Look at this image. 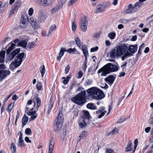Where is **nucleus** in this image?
Returning <instances> with one entry per match:
<instances>
[{
	"label": "nucleus",
	"instance_id": "obj_16",
	"mask_svg": "<svg viewBox=\"0 0 153 153\" xmlns=\"http://www.w3.org/2000/svg\"><path fill=\"white\" fill-rule=\"evenodd\" d=\"M106 112V111L105 110V108L101 107L99 108L98 111H96V114H100L98 116V118H100L104 115Z\"/></svg>",
	"mask_w": 153,
	"mask_h": 153
},
{
	"label": "nucleus",
	"instance_id": "obj_44",
	"mask_svg": "<svg viewBox=\"0 0 153 153\" xmlns=\"http://www.w3.org/2000/svg\"><path fill=\"white\" fill-rule=\"evenodd\" d=\"M67 0H59L58 1V4L57 5L59 6H61V7L63 5L65 4L66 1Z\"/></svg>",
	"mask_w": 153,
	"mask_h": 153
},
{
	"label": "nucleus",
	"instance_id": "obj_32",
	"mask_svg": "<svg viewBox=\"0 0 153 153\" xmlns=\"http://www.w3.org/2000/svg\"><path fill=\"white\" fill-rule=\"evenodd\" d=\"M61 8V5L60 6H59L57 5L55 7L51 10V13L53 14H54L55 12L59 10Z\"/></svg>",
	"mask_w": 153,
	"mask_h": 153
},
{
	"label": "nucleus",
	"instance_id": "obj_39",
	"mask_svg": "<svg viewBox=\"0 0 153 153\" xmlns=\"http://www.w3.org/2000/svg\"><path fill=\"white\" fill-rule=\"evenodd\" d=\"M101 4L105 9V8L110 6L111 5V3L109 1H106L103 2Z\"/></svg>",
	"mask_w": 153,
	"mask_h": 153
},
{
	"label": "nucleus",
	"instance_id": "obj_30",
	"mask_svg": "<svg viewBox=\"0 0 153 153\" xmlns=\"http://www.w3.org/2000/svg\"><path fill=\"white\" fill-rule=\"evenodd\" d=\"M75 42L77 46L79 47V48L81 49V47L83 44V42H81L80 39L77 36L75 37Z\"/></svg>",
	"mask_w": 153,
	"mask_h": 153
},
{
	"label": "nucleus",
	"instance_id": "obj_45",
	"mask_svg": "<svg viewBox=\"0 0 153 153\" xmlns=\"http://www.w3.org/2000/svg\"><path fill=\"white\" fill-rule=\"evenodd\" d=\"M37 89L38 90H41L42 89V85L40 82H38L36 85Z\"/></svg>",
	"mask_w": 153,
	"mask_h": 153
},
{
	"label": "nucleus",
	"instance_id": "obj_3",
	"mask_svg": "<svg viewBox=\"0 0 153 153\" xmlns=\"http://www.w3.org/2000/svg\"><path fill=\"white\" fill-rule=\"evenodd\" d=\"M116 51L117 52V55L118 57L123 55L121 57V59L123 61L127 59L128 57L132 55V54L128 51L127 47L125 45H123L117 47Z\"/></svg>",
	"mask_w": 153,
	"mask_h": 153
},
{
	"label": "nucleus",
	"instance_id": "obj_40",
	"mask_svg": "<svg viewBox=\"0 0 153 153\" xmlns=\"http://www.w3.org/2000/svg\"><path fill=\"white\" fill-rule=\"evenodd\" d=\"M87 107L89 109L94 110L96 109L97 107L93 104L88 103L87 105Z\"/></svg>",
	"mask_w": 153,
	"mask_h": 153
},
{
	"label": "nucleus",
	"instance_id": "obj_43",
	"mask_svg": "<svg viewBox=\"0 0 153 153\" xmlns=\"http://www.w3.org/2000/svg\"><path fill=\"white\" fill-rule=\"evenodd\" d=\"M108 36L111 39H113L116 36V33L114 32L110 33L108 34Z\"/></svg>",
	"mask_w": 153,
	"mask_h": 153
},
{
	"label": "nucleus",
	"instance_id": "obj_26",
	"mask_svg": "<svg viewBox=\"0 0 153 153\" xmlns=\"http://www.w3.org/2000/svg\"><path fill=\"white\" fill-rule=\"evenodd\" d=\"M137 45H131L129 47V51L131 53H134L137 50Z\"/></svg>",
	"mask_w": 153,
	"mask_h": 153
},
{
	"label": "nucleus",
	"instance_id": "obj_8",
	"mask_svg": "<svg viewBox=\"0 0 153 153\" xmlns=\"http://www.w3.org/2000/svg\"><path fill=\"white\" fill-rule=\"evenodd\" d=\"M48 17V14L45 11L40 10L39 11L37 15L38 22L40 23L45 22Z\"/></svg>",
	"mask_w": 153,
	"mask_h": 153
},
{
	"label": "nucleus",
	"instance_id": "obj_31",
	"mask_svg": "<svg viewBox=\"0 0 153 153\" xmlns=\"http://www.w3.org/2000/svg\"><path fill=\"white\" fill-rule=\"evenodd\" d=\"M42 3L45 6L49 5L52 4V0H42Z\"/></svg>",
	"mask_w": 153,
	"mask_h": 153
},
{
	"label": "nucleus",
	"instance_id": "obj_58",
	"mask_svg": "<svg viewBox=\"0 0 153 153\" xmlns=\"http://www.w3.org/2000/svg\"><path fill=\"white\" fill-rule=\"evenodd\" d=\"M37 117V114H35L34 115H32V116H31L30 118L29 119V121H31L34 119H35Z\"/></svg>",
	"mask_w": 153,
	"mask_h": 153
},
{
	"label": "nucleus",
	"instance_id": "obj_49",
	"mask_svg": "<svg viewBox=\"0 0 153 153\" xmlns=\"http://www.w3.org/2000/svg\"><path fill=\"white\" fill-rule=\"evenodd\" d=\"M118 131V129L117 128H115L114 130L111 131L110 132V134H115L117 133Z\"/></svg>",
	"mask_w": 153,
	"mask_h": 153
},
{
	"label": "nucleus",
	"instance_id": "obj_28",
	"mask_svg": "<svg viewBox=\"0 0 153 153\" xmlns=\"http://www.w3.org/2000/svg\"><path fill=\"white\" fill-rule=\"evenodd\" d=\"M79 125L81 128H84L86 126V124L83 120V118H81L79 120Z\"/></svg>",
	"mask_w": 153,
	"mask_h": 153
},
{
	"label": "nucleus",
	"instance_id": "obj_59",
	"mask_svg": "<svg viewBox=\"0 0 153 153\" xmlns=\"http://www.w3.org/2000/svg\"><path fill=\"white\" fill-rule=\"evenodd\" d=\"M98 49V47L97 46H96L95 47L91 48V49L90 51H91V52L96 51H97Z\"/></svg>",
	"mask_w": 153,
	"mask_h": 153
},
{
	"label": "nucleus",
	"instance_id": "obj_60",
	"mask_svg": "<svg viewBox=\"0 0 153 153\" xmlns=\"http://www.w3.org/2000/svg\"><path fill=\"white\" fill-rule=\"evenodd\" d=\"M33 10L32 7L30 8L28 10V14L30 16H32L33 13Z\"/></svg>",
	"mask_w": 153,
	"mask_h": 153
},
{
	"label": "nucleus",
	"instance_id": "obj_12",
	"mask_svg": "<svg viewBox=\"0 0 153 153\" xmlns=\"http://www.w3.org/2000/svg\"><path fill=\"white\" fill-rule=\"evenodd\" d=\"M87 24L88 19L86 17L82 18L81 22L80 28L82 32H85L86 30Z\"/></svg>",
	"mask_w": 153,
	"mask_h": 153
},
{
	"label": "nucleus",
	"instance_id": "obj_24",
	"mask_svg": "<svg viewBox=\"0 0 153 153\" xmlns=\"http://www.w3.org/2000/svg\"><path fill=\"white\" fill-rule=\"evenodd\" d=\"M22 134L21 133H20L19 140V142L17 145L18 146L21 147H24L25 146L24 144V141L22 139Z\"/></svg>",
	"mask_w": 153,
	"mask_h": 153
},
{
	"label": "nucleus",
	"instance_id": "obj_33",
	"mask_svg": "<svg viewBox=\"0 0 153 153\" xmlns=\"http://www.w3.org/2000/svg\"><path fill=\"white\" fill-rule=\"evenodd\" d=\"M132 144V142L131 140H129L128 143L127 147L126 149V151L129 152L131 150Z\"/></svg>",
	"mask_w": 153,
	"mask_h": 153
},
{
	"label": "nucleus",
	"instance_id": "obj_56",
	"mask_svg": "<svg viewBox=\"0 0 153 153\" xmlns=\"http://www.w3.org/2000/svg\"><path fill=\"white\" fill-rule=\"evenodd\" d=\"M25 133L28 135H31V129L29 128H27L25 130Z\"/></svg>",
	"mask_w": 153,
	"mask_h": 153
},
{
	"label": "nucleus",
	"instance_id": "obj_25",
	"mask_svg": "<svg viewBox=\"0 0 153 153\" xmlns=\"http://www.w3.org/2000/svg\"><path fill=\"white\" fill-rule=\"evenodd\" d=\"M117 53L116 50L115 49H113L110 53V57L112 59H114L115 57H118Z\"/></svg>",
	"mask_w": 153,
	"mask_h": 153
},
{
	"label": "nucleus",
	"instance_id": "obj_50",
	"mask_svg": "<svg viewBox=\"0 0 153 153\" xmlns=\"http://www.w3.org/2000/svg\"><path fill=\"white\" fill-rule=\"evenodd\" d=\"M84 117L87 119H89L90 117V115L89 112L87 111H84Z\"/></svg>",
	"mask_w": 153,
	"mask_h": 153
},
{
	"label": "nucleus",
	"instance_id": "obj_35",
	"mask_svg": "<svg viewBox=\"0 0 153 153\" xmlns=\"http://www.w3.org/2000/svg\"><path fill=\"white\" fill-rule=\"evenodd\" d=\"M10 149L12 153H16V146L14 143H11Z\"/></svg>",
	"mask_w": 153,
	"mask_h": 153
},
{
	"label": "nucleus",
	"instance_id": "obj_47",
	"mask_svg": "<svg viewBox=\"0 0 153 153\" xmlns=\"http://www.w3.org/2000/svg\"><path fill=\"white\" fill-rule=\"evenodd\" d=\"M70 78L71 77L69 76H68L65 79H64L63 81V82L64 84L65 85H66L68 83Z\"/></svg>",
	"mask_w": 153,
	"mask_h": 153
},
{
	"label": "nucleus",
	"instance_id": "obj_42",
	"mask_svg": "<svg viewBox=\"0 0 153 153\" xmlns=\"http://www.w3.org/2000/svg\"><path fill=\"white\" fill-rule=\"evenodd\" d=\"M36 45V44L35 42H29L27 45V48L30 49L34 48Z\"/></svg>",
	"mask_w": 153,
	"mask_h": 153
},
{
	"label": "nucleus",
	"instance_id": "obj_53",
	"mask_svg": "<svg viewBox=\"0 0 153 153\" xmlns=\"http://www.w3.org/2000/svg\"><path fill=\"white\" fill-rule=\"evenodd\" d=\"M53 104H52L51 103L49 104V106L48 107V114L49 115L50 113L51 110L53 107Z\"/></svg>",
	"mask_w": 153,
	"mask_h": 153
},
{
	"label": "nucleus",
	"instance_id": "obj_10",
	"mask_svg": "<svg viewBox=\"0 0 153 153\" xmlns=\"http://www.w3.org/2000/svg\"><path fill=\"white\" fill-rule=\"evenodd\" d=\"M76 50V49L75 48H70L67 50L65 48H61L59 53L58 56L57 57V60L60 61L62 57L64 55V52L66 51L68 53H71L74 52Z\"/></svg>",
	"mask_w": 153,
	"mask_h": 153
},
{
	"label": "nucleus",
	"instance_id": "obj_27",
	"mask_svg": "<svg viewBox=\"0 0 153 153\" xmlns=\"http://www.w3.org/2000/svg\"><path fill=\"white\" fill-rule=\"evenodd\" d=\"M57 28L56 25L55 24H53L51 25L48 30L49 34L50 35L52 33L55 31Z\"/></svg>",
	"mask_w": 153,
	"mask_h": 153
},
{
	"label": "nucleus",
	"instance_id": "obj_9",
	"mask_svg": "<svg viewBox=\"0 0 153 153\" xmlns=\"http://www.w3.org/2000/svg\"><path fill=\"white\" fill-rule=\"evenodd\" d=\"M5 66L3 64H0V82L8 76L10 73L9 70H2L5 68Z\"/></svg>",
	"mask_w": 153,
	"mask_h": 153
},
{
	"label": "nucleus",
	"instance_id": "obj_1",
	"mask_svg": "<svg viewBox=\"0 0 153 153\" xmlns=\"http://www.w3.org/2000/svg\"><path fill=\"white\" fill-rule=\"evenodd\" d=\"M119 68L118 65H115L111 63H108L99 69L97 73L99 74L101 72V76H105L110 72L117 71Z\"/></svg>",
	"mask_w": 153,
	"mask_h": 153
},
{
	"label": "nucleus",
	"instance_id": "obj_51",
	"mask_svg": "<svg viewBox=\"0 0 153 153\" xmlns=\"http://www.w3.org/2000/svg\"><path fill=\"white\" fill-rule=\"evenodd\" d=\"M87 60H85V61H84V63L83 64V65L82 66V69L84 71H85V70L87 68Z\"/></svg>",
	"mask_w": 153,
	"mask_h": 153
},
{
	"label": "nucleus",
	"instance_id": "obj_37",
	"mask_svg": "<svg viewBox=\"0 0 153 153\" xmlns=\"http://www.w3.org/2000/svg\"><path fill=\"white\" fill-rule=\"evenodd\" d=\"M88 133L86 131H83L80 134L79 137L80 139H83L86 137Z\"/></svg>",
	"mask_w": 153,
	"mask_h": 153
},
{
	"label": "nucleus",
	"instance_id": "obj_13",
	"mask_svg": "<svg viewBox=\"0 0 153 153\" xmlns=\"http://www.w3.org/2000/svg\"><path fill=\"white\" fill-rule=\"evenodd\" d=\"M98 89L97 88L92 87L88 89L87 90V92L89 94V95L94 98L96 94L98 92Z\"/></svg>",
	"mask_w": 153,
	"mask_h": 153
},
{
	"label": "nucleus",
	"instance_id": "obj_19",
	"mask_svg": "<svg viewBox=\"0 0 153 153\" xmlns=\"http://www.w3.org/2000/svg\"><path fill=\"white\" fill-rule=\"evenodd\" d=\"M128 9L126 10L125 13H132L135 12L136 11L135 9L132 6V4H130L128 6Z\"/></svg>",
	"mask_w": 153,
	"mask_h": 153
},
{
	"label": "nucleus",
	"instance_id": "obj_7",
	"mask_svg": "<svg viewBox=\"0 0 153 153\" xmlns=\"http://www.w3.org/2000/svg\"><path fill=\"white\" fill-rule=\"evenodd\" d=\"M32 101L31 100H29L27 102L26 107L25 108V111L27 114L29 116H32L36 114V111H32L33 110V107L36 105L35 102H33V107L30 108V105L32 103Z\"/></svg>",
	"mask_w": 153,
	"mask_h": 153
},
{
	"label": "nucleus",
	"instance_id": "obj_29",
	"mask_svg": "<svg viewBox=\"0 0 153 153\" xmlns=\"http://www.w3.org/2000/svg\"><path fill=\"white\" fill-rule=\"evenodd\" d=\"M5 54V51H4L0 52V63L4 62Z\"/></svg>",
	"mask_w": 153,
	"mask_h": 153
},
{
	"label": "nucleus",
	"instance_id": "obj_14",
	"mask_svg": "<svg viewBox=\"0 0 153 153\" xmlns=\"http://www.w3.org/2000/svg\"><path fill=\"white\" fill-rule=\"evenodd\" d=\"M55 142L54 139L52 137L50 138L49 142L48 153H53V150Z\"/></svg>",
	"mask_w": 153,
	"mask_h": 153
},
{
	"label": "nucleus",
	"instance_id": "obj_61",
	"mask_svg": "<svg viewBox=\"0 0 153 153\" xmlns=\"http://www.w3.org/2000/svg\"><path fill=\"white\" fill-rule=\"evenodd\" d=\"M92 83V81L89 79L87 80L85 83V85H91Z\"/></svg>",
	"mask_w": 153,
	"mask_h": 153
},
{
	"label": "nucleus",
	"instance_id": "obj_21",
	"mask_svg": "<svg viewBox=\"0 0 153 153\" xmlns=\"http://www.w3.org/2000/svg\"><path fill=\"white\" fill-rule=\"evenodd\" d=\"M146 0H139V1L136 2L134 5L133 6L135 9L136 11L138 10L140 6L143 4V2Z\"/></svg>",
	"mask_w": 153,
	"mask_h": 153
},
{
	"label": "nucleus",
	"instance_id": "obj_20",
	"mask_svg": "<svg viewBox=\"0 0 153 153\" xmlns=\"http://www.w3.org/2000/svg\"><path fill=\"white\" fill-rule=\"evenodd\" d=\"M115 79V78L114 77L113 75H110L108 77L105 78V80L108 84L111 85L113 83Z\"/></svg>",
	"mask_w": 153,
	"mask_h": 153
},
{
	"label": "nucleus",
	"instance_id": "obj_6",
	"mask_svg": "<svg viewBox=\"0 0 153 153\" xmlns=\"http://www.w3.org/2000/svg\"><path fill=\"white\" fill-rule=\"evenodd\" d=\"M63 119V116L62 113L60 111L55 121L54 126V129L55 131L58 132L60 130L62 126Z\"/></svg>",
	"mask_w": 153,
	"mask_h": 153
},
{
	"label": "nucleus",
	"instance_id": "obj_46",
	"mask_svg": "<svg viewBox=\"0 0 153 153\" xmlns=\"http://www.w3.org/2000/svg\"><path fill=\"white\" fill-rule=\"evenodd\" d=\"M13 104L11 103L8 106L7 108V111L10 112L13 107Z\"/></svg>",
	"mask_w": 153,
	"mask_h": 153
},
{
	"label": "nucleus",
	"instance_id": "obj_52",
	"mask_svg": "<svg viewBox=\"0 0 153 153\" xmlns=\"http://www.w3.org/2000/svg\"><path fill=\"white\" fill-rule=\"evenodd\" d=\"M76 28V26L74 21L72 22V29L73 31H75Z\"/></svg>",
	"mask_w": 153,
	"mask_h": 153
},
{
	"label": "nucleus",
	"instance_id": "obj_2",
	"mask_svg": "<svg viewBox=\"0 0 153 153\" xmlns=\"http://www.w3.org/2000/svg\"><path fill=\"white\" fill-rule=\"evenodd\" d=\"M86 91H82L72 98L71 100L77 105H83L86 102Z\"/></svg>",
	"mask_w": 153,
	"mask_h": 153
},
{
	"label": "nucleus",
	"instance_id": "obj_55",
	"mask_svg": "<svg viewBox=\"0 0 153 153\" xmlns=\"http://www.w3.org/2000/svg\"><path fill=\"white\" fill-rule=\"evenodd\" d=\"M138 142V141L137 139H136L134 140V150L133 151V152H134V151L135 150V149L137 146Z\"/></svg>",
	"mask_w": 153,
	"mask_h": 153
},
{
	"label": "nucleus",
	"instance_id": "obj_64",
	"mask_svg": "<svg viewBox=\"0 0 153 153\" xmlns=\"http://www.w3.org/2000/svg\"><path fill=\"white\" fill-rule=\"evenodd\" d=\"M78 78H81L82 76L83 75V72L82 71H80L78 72Z\"/></svg>",
	"mask_w": 153,
	"mask_h": 153
},
{
	"label": "nucleus",
	"instance_id": "obj_63",
	"mask_svg": "<svg viewBox=\"0 0 153 153\" xmlns=\"http://www.w3.org/2000/svg\"><path fill=\"white\" fill-rule=\"evenodd\" d=\"M70 68V66L69 65H68L65 68V73L66 74L69 71Z\"/></svg>",
	"mask_w": 153,
	"mask_h": 153
},
{
	"label": "nucleus",
	"instance_id": "obj_57",
	"mask_svg": "<svg viewBox=\"0 0 153 153\" xmlns=\"http://www.w3.org/2000/svg\"><path fill=\"white\" fill-rule=\"evenodd\" d=\"M126 62H124L123 63V64L121 65V67L123 71H125L126 70Z\"/></svg>",
	"mask_w": 153,
	"mask_h": 153
},
{
	"label": "nucleus",
	"instance_id": "obj_36",
	"mask_svg": "<svg viewBox=\"0 0 153 153\" xmlns=\"http://www.w3.org/2000/svg\"><path fill=\"white\" fill-rule=\"evenodd\" d=\"M36 106L35 108V110L36 111H37L38 108L40 105L41 104V100L40 98L37 97L36 98Z\"/></svg>",
	"mask_w": 153,
	"mask_h": 153
},
{
	"label": "nucleus",
	"instance_id": "obj_22",
	"mask_svg": "<svg viewBox=\"0 0 153 153\" xmlns=\"http://www.w3.org/2000/svg\"><path fill=\"white\" fill-rule=\"evenodd\" d=\"M82 49L85 56V60H87V57L88 56L87 48L85 45H83L82 46Z\"/></svg>",
	"mask_w": 153,
	"mask_h": 153
},
{
	"label": "nucleus",
	"instance_id": "obj_15",
	"mask_svg": "<svg viewBox=\"0 0 153 153\" xmlns=\"http://www.w3.org/2000/svg\"><path fill=\"white\" fill-rule=\"evenodd\" d=\"M30 22L34 29L37 30L40 28V24L33 19L30 18Z\"/></svg>",
	"mask_w": 153,
	"mask_h": 153
},
{
	"label": "nucleus",
	"instance_id": "obj_11",
	"mask_svg": "<svg viewBox=\"0 0 153 153\" xmlns=\"http://www.w3.org/2000/svg\"><path fill=\"white\" fill-rule=\"evenodd\" d=\"M20 21V27L22 28H25L27 26L28 21H29L27 15L25 13L22 14Z\"/></svg>",
	"mask_w": 153,
	"mask_h": 153
},
{
	"label": "nucleus",
	"instance_id": "obj_34",
	"mask_svg": "<svg viewBox=\"0 0 153 153\" xmlns=\"http://www.w3.org/2000/svg\"><path fill=\"white\" fill-rule=\"evenodd\" d=\"M28 117L27 115H25L22 118V124L23 126H25L27 123Z\"/></svg>",
	"mask_w": 153,
	"mask_h": 153
},
{
	"label": "nucleus",
	"instance_id": "obj_38",
	"mask_svg": "<svg viewBox=\"0 0 153 153\" xmlns=\"http://www.w3.org/2000/svg\"><path fill=\"white\" fill-rule=\"evenodd\" d=\"M27 44V42L25 40H23L19 42L18 44V45L20 46L25 48Z\"/></svg>",
	"mask_w": 153,
	"mask_h": 153
},
{
	"label": "nucleus",
	"instance_id": "obj_48",
	"mask_svg": "<svg viewBox=\"0 0 153 153\" xmlns=\"http://www.w3.org/2000/svg\"><path fill=\"white\" fill-rule=\"evenodd\" d=\"M78 0H70L68 3V5L69 6H72Z\"/></svg>",
	"mask_w": 153,
	"mask_h": 153
},
{
	"label": "nucleus",
	"instance_id": "obj_23",
	"mask_svg": "<svg viewBox=\"0 0 153 153\" xmlns=\"http://www.w3.org/2000/svg\"><path fill=\"white\" fill-rule=\"evenodd\" d=\"M105 10L102 4H99L96 7V9L94 10V13H99L104 11Z\"/></svg>",
	"mask_w": 153,
	"mask_h": 153
},
{
	"label": "nucleus",
	"instance_id": "obj_5",
	"mask_svg": "<svg viewBox=\"0 0 153 153\" xmlns=\"http://www.w3.org/2000/svg\"><path fill=\"white\" fill-rule=\"evenodd\" d=\"M25 53H22L17 56L15 61L12 62L10 65V70H13L16 68L19 67L22 62V59L24 56Z\"/></svg>",
	"mask_w": 153,
	"mask_h": 153
},
{
	"label": "nucleus",
	"instance_id": "obj_17",
	"mask_svg": "<svg viewBox=\"0 0 153 153\" xmlns=\"http://www.w3.org/2000/svg\"><path fill=\"white\" fill-rule=\"evenodd\" d=\"M105 96V95L103 92L101 90L98 89V92L96 94V96H95L94 99L98 100H101Z\"/></svg>",
	"mask_w": 153,
	"mask_h": 153
},
{
	"label": "nucleus",
	"instance_id": "obj_18",
	"mask_svg": "<svg viewBox=\"0 0 153 153\" xmlns=\"http://www.w3.org/2000/svg\"><path fill=\"white\" fill-rule=\"evenodd\" d=\"M21 2L20 0H18L16 1L14 4L12 8L11 13H13L14 10H17L21 5Z\"/></svg>",
	"mask_w": 153,
	"mask_h": 153
},
{
	"label": "nucleus",
	"instance_id": "obj_41",
	"mask_svg": "<svg viewBox=\"0 0 153 153\" xmlns=\"http://www.w3.org/2000/svg\"><path fill=\"white\" fill-rule=\"evenodd\" d=\"M40 71L42 77H43L45 72V69L44 65L40 67Z\"/></svg>",
	"mask_w": 153,
	"mask_h": 153
},
{
	"label": "nucleus",
	"instance_id": "obj_62",
	"mask_svg": "<svg viewBox=\"0 0 153 153\" xmlns=\"http://www.w3.org/2000/svg\"><path fill=\"white\" fill-rule=\"evenodd\" d=\"M42 36H48L50 35L49 34V32L47 34L46 32L45 31H42Z\"/></svg>",
	"mask_w": 153,
	"mask_h": 153
},
{
	"label": "nucleus",
	"instance_id": "obj_4",
	"mask_svg": "<svg viewBox=\"0 0 153 153\" xmlns=\"http://www.w3.org/2000/svg\"><path fill=\"white\" fill-rule=\"evenodd\" d=\"M15 46V45L14 44L10 43L6 47V48H8L7 50H6L7 59L8 60L11 61L13 59L14 56L20 51L19 49H17L12 51L11 53L9 54L10 53L13 49ZM6 49V50L7 49Z\"/></svg>",
	"mask_w": 153,
	"mask_h": 153
},
{
	"label": "nucleus",
	"instance_id": "obj_54",
	"mask_svg": "<svg viewBox=\"0 0 153 153\" xmlns=\"http://www.w3.org/2000/svg\"><path fill=\"white\" fill-rule=\"evenodd\" d=\"M128 22V20L126 19H123L120 20L119 22L120 23L126 24Z\"/></svg>",
	"mask_w": 153,
	"mask_h": 153
}]
</instances>
